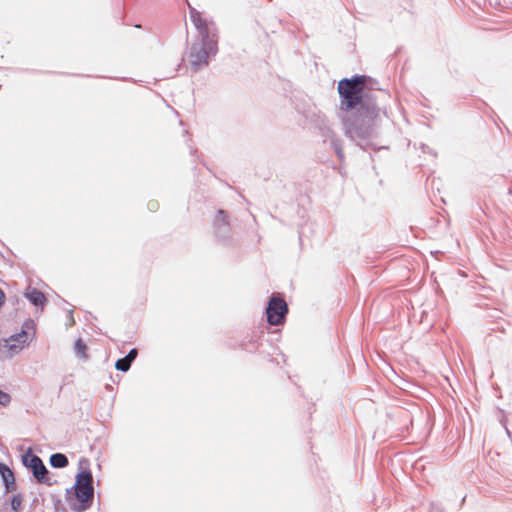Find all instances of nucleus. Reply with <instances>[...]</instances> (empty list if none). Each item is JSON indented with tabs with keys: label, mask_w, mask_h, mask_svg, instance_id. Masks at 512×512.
I'll use <instances>...</instances> for the list:
<instances>
[{
	"label": "nucleus",
	"mask_w": 512,
	"mask_h": 512,
	"mask_svg": "<svg viewBox=\"0 0 512 512\" xmlns=\"http://www.w3.org/2000/svg\"><path fill=\"white\" fill-rule=\"evenodd\" d=\"M25 296L35 306L43 307L47 301L45 295L35 288L28 289V291L25 293Z\"/></svg>",
	"instance_id": "nucleus-7"
},
{
	"label": "nucleus",
	"mask_w": 512,
	"mask_h": 512,
	"mask_svg": "<svg viewBox=\"0 0 512 512\" xmlns=\"http://www.w3.org/2000/svg\"><path fill=\"white\" fill-rule=\"evenodd\" d=\"M28 341V333L22 330L20 333L9 337L5 341V347L12 353H18L28 344Z\"/></svg>",
	"instance_id": "nucleus-6"
},
{
	"label": "nucleus",
	"mask_w": 512,
	"mask_h": 512,
	"mask_svg": "<svg viewBox=\"0 0 512 512\" xmlns=\"http://www.w3.org/2000/svg\"><path fill=\"white\" fill-rule=\"evenodd\" d=\"M137 354H138L137 350L136 349H132L127 354L126 358L129 360V362L132 363V361L137 357Z\"/></svg>",
	"instance_id": "nucleus-14"
},
{
	"label": "nucleus",
	"mask_w": 512,
	"mask_h": 512,
	"mask_svg": "<svg viewBox=\"0 0 512 512\" xmlns=\"http://www.w3.org/2000/svg\"><path fill=\"white\" fill-rule=\"evenodd\" d=\"M74 350H75V353L77 355L81 356L82 358L86 359L88 357V355H87V346H86V344L84 343V341L82 339H78L75 342Z\"/></svg>",
	"instance_id": "nucleus-10"
},
{
	"label": "nucleus",
	"mask_w": 512,
	"mask_h": 512,
	"mask_svg": "<svg viewBox=\"0 0 512 512\" xmlns=\"http://www.w3.org/2000/svg\"><path fill=\"white\" fill-rule=\"evenodd\" d=\"M130 366L131 362H129V360L126 357L117 360L115 364L116 369L123 372L128 371Z\"/></svg>",
	"instance_id": "nucleus-12"
},
{
	"label": "nucleus",
	"mask_w": 512,
	"mask_h": 512,
	"mask_svg": "<svg viewBox=\"0 0 512 512\" xmlns=\"http://www.w3.org/2000/svg\"><path fill=\"white\" fill-rule=\"evenodd\" d=\"M190 17L198 31V39L191 44L186 59L192 70H198L217 54L218 35L213 23L208 22L200 12L192 9Z\"/></svg>",
	"instance_id": "nucleus-1"
},
{
	"label": "nucleus",
	"mask_w": 512,
	"mask_h": 512,
	"mask_svg": "<svg viewBox=\"0 0 512 512\" xmlns=\"http://www.w3.org/2000/svg\"><path fill=\"white\" fill-rule=\"evenodd\" d=\"M50 464L55 468H63L68 465V459L64 454L56 453L50 457Z\"/></svg>",
	"instance_id": "nucleus-9"
},
{
	"label": "nucleus",
	"mask_w": 512,
	"mask_h": 512,
	"mask_svg": "<svg viewBox=\"0 0 512 512\" xmlns=\"http://www.w3.org/2000/svg\"><path fill=\"white\" fill-rule=\"evenodd\" d=\"M23 497L21 495H15L12 497L10 505L14 512H20L22 510Z\"/></svg>",
	"instance_id": "nucleus-11"
},
{
	"label": "nucleus",
	"mask_w": 512,
	"mask_h": 512,
	"mask_svg": "<svg viewBox=\"0 0 512 512\" xmlns=\"http://www.w3.org/2000/svg\"><path fill=\"white\" fill-rule=\"evenodd\" d=\"M24 465L29 468L36 480L40 483H44L46 485H51L52 482L48 477V470L43 464L41 458L35 454L28 453L23 456Z\"/></svg>",
	"instance_id": "nucleus-5"
},
{
	"label": "nucleus",
	"mask_w": 512,
	"mask_h": 512,
	"mask_svg": "<svg viewBox=\"0 0 512 512\" xmlns=\"http://www.w3.org/2000/svg\"><path fill=\"white\" fill-rule=\"evenodd\" d=\"M11 401V397L8 393L0 390V405L7 406Z\"/></svg>",
	"instance_id": "nucleus-13"
},
{
	"label": "nucleus",
	"mask_w": 512,
	"mask_h": 512,
	"mask_svg": "<svg viewBox=\"0 0 512 512\" xmlns=\"http://www.w3.org/2000/svg\"><path fill=\"white\" fill-rule=\"evenodd\" d=\"M149 207L151 210H156L158 208V203L156 201H152L149 203Z\"/></svg>",
	"instance_id": "nucleus-15"
},
{
	"label": "nucleus",
	"mask_w": 512,
	"mask_h": 512,
	"mask_svg": "<svg viewBox=\"0 0 512 512\" xmlns=\"http://www.w3.org/2000/svg\"><path fill=\"white\" fill-rule=\"evenodd\" d=\"M287 313L288 306L285 300L279 296L273 295L269 299L266 309L268 323L274 326L283 324Z\"/></svg>",
	"instance_id": "nucleus-4"
},
{
	"label": "nucleus",
	"mask_w": 512,
	"mask_h": 512,
	"mask_svg": "<svg viewBox=\"0 0 512 512\" xmlns=\"http://www.w3.org/2000/svg\"><path fill=\"white\" fill-rule=\"evenodd\" d=\"M0 474L8 490L15 488V478L12 470L3 463H0Z\"/></svg>",
	"instance_id": "nucleus-8"
},
{
	"label": "nucleus",
	"mask_w": 512,
	"mask_h": 512,
	"mask_svg": "<svg viewBox=\"0 0 512 512\" xmlns=\"http://www.w3.org/2000/svg\"><path fill=\"white\" fill-rule=\"evenodd\" d=\"M92 483L93 477L90 471H82L76 476L74 489L75 496L80 502L78 510H85L91 505L94 496Z\"/></svg>",
	"instance_id": "nucleus-3"
},
{
	"label": "nucleus",
	"mask_w": 512,
	"mask_h": 512,
	"mask_svg": "<svg viewBox=\"0 0 512 512\" xmlns=\"http://www.w3.org/2000/svg\"><path fill=\"white\" fill-rule=\"evenodd\" d=\"M368 113L370 114L371 118L374 117L376 115L375 108H372L371 110H369Z\"/></svg>",
	"instance_id": "nucleus-16"
},
{
	"label": "nucleus",
	"mask_w": 512,
	"mask_h": 512,
	"mask_svg": "<svg viewBox=\"0 0 512 512\" xmlns=\"http://www.w3.org/2000/svg\"><path fill=\"white\" fill-rule=\"evenodd\" d=\"M366 79V76L361 75L339 81L338 93L341 97L342 110H352L362 102Z\"/></svg>",
	"instance_id": "nucleus-2"
}]
</instances>
